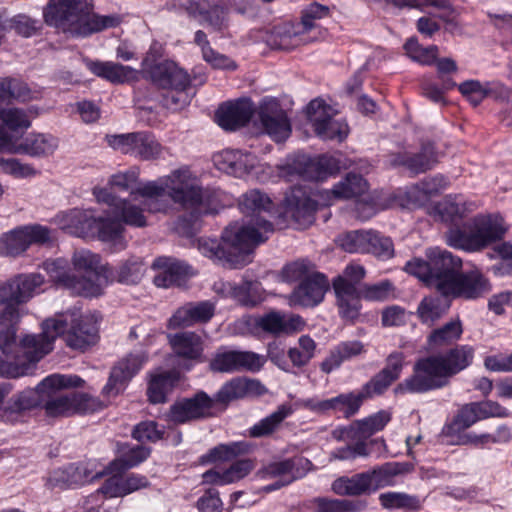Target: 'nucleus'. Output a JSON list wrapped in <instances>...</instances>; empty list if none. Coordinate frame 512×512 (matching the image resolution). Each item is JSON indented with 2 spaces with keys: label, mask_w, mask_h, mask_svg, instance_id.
<instances>
[{
  "label": "nucleus",
  "mask_w": 512,
  "mask_h": 512,
  "mask_svg": "<svg viewBox=\"0 0 512 512\" xmlns=\"http://www.w3.org/2000/svg\"><path fill=\"white\" fill-rule=\"evenodd\" d=\"M332 288L339 317L345 323L354 324L360 317L362 310L360 289H353L342 282L337 287Z\"/></svg>",
  "instance_id": "obj_42"
},
{
  "label": "nucleus",
  "mask_w": 512,
  "mask_h": 512,
  "mask_svg": "<svg viewBox=\"0 0 512 512\" xmlns=\"http://www.w3.org/2000/svg\"><path fill=\"white\" fill-rule=\"evenodd\" d=\"M253 449L254 445L245 440L220 443L201 455L199 463L201 465H208L232 461L240 456L249 454Z\"/></svg>",
  "instance_id": "obj_46"
},
{
  "label": "nucleus",
  "mask_w": 512,
  "mask_h": 512,
  "mask_svg": "<svg viewBox=\"0 0 512 512\" xmlns=\"http://www.w3.org/2000/svg\"><path fill=\"white\" fill-rule=\"evenodd\" d=\"M150 453L151 449L149 447L136 445L125 452L120 458L110 462L107 470L109 473L124 472L145 461L150 456Z\"/></svg>",
  "instance_id": "obj_52"
},
{
  "label": "nucleus",
  "mask_w": 512,
  "mask_h": 512,
  "mask_svg": "<svg viewBox=\"0 0 512 512\" xmlns=\"http://www.w3.org/2000/svg\"><path fill=\"white\" fill-rule=\"evenodd\" d=\"M109 474L107 467L94 472L92 464L88 462H75L66 466V488H76L93 482L96 479Z\"/></svg>",
  "instance_id": "obj_48"
},
{
  "label": "nucleus",
  "mask_w": 512,
  "mask_h": 512,
  "mask_svg": "<svg viewBox=\"0 0 512 512\" xmlns=\"http://www.w3.org/2000/svg\"><path fill=\"white\" fill-rule=\"evenodd\" d=\"M403 48L409 58L423 65L433 64L438 55V47L436 45L423 47L417 37L408 38Z\"/></svg>",
  "instance_id": "obj_62"
},
{
  "label": "nucleus",
  "mask_w": 512,
  "mask_h": 512,
  "mask_svg": "<svg viewBox=\"0 0 512 512\" xmlns=\"http://www.w3.org/2000/svg\"><path fill=\"white\" fill-rule=\"evenodd\" d=\"M311 462L304 457H291L265 465L260 473L263 479L289 480L291 483L304 477Z\"/></svg>",
  "instance_id": "obj_36"
},
{
  "label": "nucleus",
  "mask_w": 512,
  "mask_h": 512,
  "mask_svg": "<svg viewBox=\"0 0 512 512\" xmlns=\"http://www.w3.org/2000/svg\"><path fill=\"white\" fill-rule=\"evenodd\" d=\"M64 336V318L61 313L57 317L45 319L41 323L40 333L25 334L21 337L19 344H15L3 351L2 354L8 355L15 352L23 370H26L27 376L36 373L37 364L50 354L54 349L57 338Z\"/></svg>",
  "instance_id": "obj_5"
},
{
  "label": "nucleus",
  "mask_w": 512,
  "mask_h": 512,
  "mask_svg": "<svg viewBox=\"0 0 512 512\" xmlns=\"http://www.w3.org/2000/svg\"><path fill=\"white\" fill-rule=\"evenodd\" d=\"M40 273L17 274L0 283V348L5 352L15 344V334L22 316V305L43 291Z\"/></svg>",
  "instance_id": "obj_3"
},
{
  "label": "nucleus",
  "mask_w": 512,
  "mask_h": 512,
  "mask_svg": "<svg viewBox=\"0 0 512 512\" xmlns=\"http://www.w3.org/2000/svg\"><path fill=\"white\" fill-rule=\"evenodd\" d=\"M283 207L286 216L297 225L305 227L314 222L318 203L311 198L309 189L304 186H293L285 194Z\"/></svg>",
  "instance_id": "obj_23"
},
{
  "label": "nucleus",
  "mask_w": 512,
  "mask_h": 512,
  "mask_svg": "<svg viewBox=\"0 0 512 512\" xmlns=\"http://www.w3.org/2000/svg\"><path fill=\"white\" fill-rule=\"evenodd\" d=\"M463 334L462 323L459 319L451 320L431 331L427 343L430 348H442L457 342Z\"/></svg>",
  "instance_id": "obj_49"
},
{
  "label": "nucleus",
  "mask_w": 512,
  "mask_h": 512,
  "mask_svg": "<svg viewBox=\"0 0 512 512\" xmlns=\"http://www.w3.org/2000/svg\"><path fill=\"white\" fill-rule=\"evenodd\" d=\"M242 323L250 333L265 332L272 335L292 334L301 331L305 325L301 316L286 315L278 311H270L258 316H247L242 319Z\"/></svg>",
  "instance_id": "obj_17"
},
{
  "label": "nucleus",
  "mask_w": 512,
  "mask_h": 512,
  "mask_svg": "<svg viewBox=\"0 0 512 512\" xmlns=\"http://www.w3.org/2000/svg\"><path fill=\"white\" fill-rule=\"evenodd\" d=\"M256 163V156L248 151L226 149L214 156V164L219 171L237 178L248 176Z\"/></svg>",
  "instance_id": "obj_32"
},
{
  "label": "nucleus",
  "mask_w": 512,
  "mask_h": 512,
  "mask_svg": "<svg viewBox=\"0 0 512 512\" xmlns=\"http://www.w3.org/2000/svg\"><path fill=\"white\" fill-rule=\"evenodd\" d=\"M259 120L264 131L276 142L285 141L291 134V123L277 100L262 101Z\"/></svg>",
  "instance_id": "obj_27"
},
{
  "label": "nucleus",
  "mask_w": 512,
  "mask_h": 512,
  "mask_svg": "<svg viewBox=\"0 0 512 512\" xmlns=\"http://www.w3.org/2000/svg\"><path fill=\"white\" fill-rule=\"evenodd\" d=\"M139 177L137 169H130L125 172H119L111 176L108 186L104 188H95L94 196L99 203H105L108 206H118V202L124 198L117 195L120 192H131Z\"/></svg>",
  "instance_id": "obj_35"
},
{
  "label": "nucleus",
  "mask_w": 512,
  "mask_h": 512,
  "mask_svg": "<svg viewBox=\"0 0 512 512\" xmlns=\"http://www.w3.org/2000/svg\"><path fill=\"white\" fill-rule=\"evenodd\" d=\"M0 121V129H3L8 135L18 137V139L31 126L29 115L20 108H1Z\"/></svg>",
  "instance_id": "obj_47"
},
{
  "label": "nucleus",
  "mask_w": 512,
  "mask_h": 512,
  "mask_svg": "<svg viewBox=\"0 0 512 512\" xmlns=\"http://www.w3.org/2000/svg\"><path fill=\"white\" fill-rule=\"evenodd\" d=\"M317 344L309 335L298 339V346L288 350V357L293 367H303L314 357Z\"/></svg>",
  "instance_id": "obj_60"
},
{
  "label": "nucleus",
  "mask_w": 512,
  "mask_h": 512,
  "mask_svg": "<svg viewBox=\"0 0 512 512\" xmlns=\"http://www.w3.org/2000/svg\"><path fill=\"white\" fill-rule=\"evenodd\" d=\"M381 505L389 510L408 509L418 510L421 507V501L417 496L408 495L400 492H386L379 496Z\"/></svg>",
  "instance_id": "obj_64"
},
{
  "label": "nucleus",
  "mask_w": 512,
  "mask_h": 512,
  "mask_svg": "<svg viewBox=\"0 0 512 512\" xmlns=\"http://www.w3.org/2000/svg\"><path fill=\"white\" fill-rule=\"evenodd\" d=\"M115 473L104 481L97 493L108 498L124 497L149 486L148 479L143 475L132 473L122 476L120 472Z\"/></svg>",
  "instance_id": "obj_41"
},
{
  "label": "nucleus",
  "mask_w": 512,
  "mask_h": 512,
  "mask_svg": "<svg viewBox=\"0 0 512 512\" xmlns=\"http://www.w3.org/2000/svg\"><path fill=\"white\" fill-rule=\"evenodd\" d=\"M443 296L462 297L465 299H477L483 297L491 290L489 280L477 269L469 271L459 270Z\"/></svg>",
  "instance_id": "obj_25"
},
{
  "label": "nucleus",
  "mask_w": 512,
  "mask_h": 512,
  "mask_svg": "<svg viewBox=\"0 0 512 512\" xmlns=\"http://www.w3.org/2000/svg\"><path fill=\"white\" fill-rule=\"evenodd\" d=\"M238 206L243 214L251 216L249 221L231 223L222 232L221 239L202 237L198 240L202 255L228 268L250 263L255 247L264 243L274 231L272 222L260 216L274 208L267 193L251 189L239 198Z\"/></svg>",
  "instance_id": "obj_1"
},
{
  "label": "nucleus",
  "mask_w": 512,
  "mask_h": 512,
  "mask_svg": "<svg viewBox=\"0 0 512 512\" xmlns=\"http://www.w3.org/2000/svg\"><path fill=\"white\" fill-rule=\"evenodd\" d=\"M152 268L160 271L153 282L161 288L181 286L193 275L192 267L186 262L167 256L157 257Z\"/></svg>",
  "instance_id": "obj_29"
},
{
  "label": "nucleus",
  "mask_w": 512,
  "mask_h": 512,
  "mask_svg": "<svg viewBox=\"0 0 512 512\" xmlns=\"http://www.w3.org/2000/svg\"><path fill=\"white\" fill-rule=\"evenodd\" d=\"M215 304L210 300L188 302L179 307L169 319V328L190 327L209 322L215 314Z\"/></svg>",
  "instance_id": "obj_33"
},
{
  "label": "nucleus",
  "mask_w": 512,
  "mask_h": 512,
  "mask_svg": "<svg viewBox=\"0 0 512 512\" xmlns=\"http://www.w3.org/2000/svg\"><path fill=\"white\" fill-rule=\"evenodd\" d=\"M41 408L49 418L64 415V375L52 374L35 388H26L8 399L2 418L11 421L24 412Z\"/></svg>",
  "instance_id": "obj_4"
},
{
  "label": "nucleus",
  "mask_w": 512,
  "mask_h": 512,
  "mask_svg": "<svg viewBox=\"0 0 512 512\" xmlns=\"http://www.w3.org/2000/svg\"><path fill=\"white\" fill-rule=\"evenodd\" d=\"M102 316L98 311H88L73 318L66 330V346L85 352L99 341V327Z\"/></svg>",
  "instance_id": "obj_19"
},
{
  "label": "nucleus",
  "mask_w": 512,
  "mask_h": 512,
  "mask_svg": "<svg viewBox=\"0 0 512 512\" xmlns=\"http://www.w3.org/2000/svg\"><path fill=\"white\" fill-rule=\"evenodd\" d=\"M105 141L113 150L142 161L157 160L163 157L166 151V148L148 131L108 134Z\"/></svg>",
  "instance_id": "obj_12"
},
{
  "label": "nucleus",
  "mask_w": 512,
  "mask_h": 512,
  "mask_svg": "<svg viewBox=\"0 0 512 512\" xmlns=\"http://www.w3.org/2000/svg\"><path fill=\"white\" fill-rule=\"evenodd\" d=\"M283 169L288 176H297L305 181H323L340 171L341 161L330 154L313 157L296 154L287 159Z\"/></svg>",
  "instance_id": "obj_13"
},
{
  "label": "nucleus",
  "mask_w": 512,
  "mask_h": 512,
  "mask_svg": "<svg viewBox=\"0 0 512 512\" xmlns=\"http://www.w3.org/2000/svg\"><path fill=\"white\" fill-rule=\"evenodd\" d=\"M268 389L258 379L236 376L226 381L213 395L214 405L226 408L231 402L263 396Z\"/></svg>",
  "instance_id": "obj_22"
},
{
  "label": "nucleus",
  "mask_w": 512,
  "mask_h": 512,
  "mask_svg": "<svg viewBox=\"0 0 512 512\" xmlns=\"http://www.w3.org/2000/svg\"><path fill=\"white\" fill-rule=\"evenodd\" d=\"M174 355L182 360L180 366L190 371L196 364L204 362V341L193 331H182L168 335Z\"/></svg>",
  "instance_id": "obj_24"
},
{
  "label": "nucleus",
  "mask_w": 512,
  "mask_h": 512,
  "mask_svg": "<svg viewBox=\"0 0 512 512\" xmlns=\"http://www.w3.org/2000/svg\"><path fill=\"white\" fill-rule=\"evenodd\" d=\"M448 305L439 297H424L418 305L417 314L420 321L433 325L447 311Z\"/></svg>",
  "instance_id": "obj_57"
},
{
  "label": "nucleus",
  "mask_w": 512,
  "mask_h": 512,
  "mask_svg": "<svg viewBox=\"0 0 512 512\" xmlns=\"http://www.w3.org/2000/svg\"><path fill=\"white\" fill-rule=\"evenodd\" d=\"M426 257L430 260L431 288L443 295L447 290L446 285H450L457 272L461 270L462 260L439 247L429 248Z\"/></svg>",
  "instance_id": "obj_21"
},
{
  "label": "nucleus",
  "mask_w": 512,
  "mask_h": 512,
  "mask_svg": "<svg viewBox=\"0 0 512 512\" xmlns=\"http://www.w3.org/2000/svg\"><path fill=\"white\" fill-rule=\"evenodd\" d=\"M449 186V180L442 174L428 176L416 183L408 192L409 198L418 195L416 201L426 200L431 196L440 194Z\"/></svg>",
  "instance_id": "obj_51"
},
{
  "label": "nucleus",
  "mask_w": 512,
  "mask_h": 512,
  "mask_svg": "<svg viewBox=\"0 0 512 512\" xmlns=\"http://www.w3.org/2000/svg\"><path fill=\"white\" fill-rule=\"evenodd\" d=\"M108 272H96L92 274L69 275L66 273V290L86 298L98 297L103 293V287L107 283Z\"/></svg>",
  "instance_id": "obj_45"
},
{
  "label": "nucleus",
  "mask_w": 512,
  "mask_h": 512,
  "mask_svg": "<svg viewBox=\"0 0 512 512\" xmlns=\"http://www.w3.org/2000/svg\"><path fill=\"white\" fill-rule=\"evenodd\" d=\"M368 187V182L362 175L349 172L342 181L334 185L332 192L336 198L350 199L362 196Z\"/></svg>",
  "instance_id": "obj_50"
},
{
  "label": "nucleus",
  "mask_w": 512,
  "mask_h": 512,
  "mask_svg": "<svg viewBox=\"0 0 512 512\" xmlns=\"http://www.w3.org/2000/svg\"><path fill=\"white\" fill-rule=\"evenodd\" d=\"M309 40L310 37L302 32L296 21H285L275 25L265 39L271 49L279 50H291Z\"/></svg>",
  "instance_id": "obj_34"
},
{
  "label": "nucleus",
  "mask_w": 512,
  "mask_h": 512,
  "mask_svg": "<svg viewBox=\"0 0 512 512\" xmlns=\"http://www.w3.org/2000/svg\"><path fill=\"white\" fill-rule=\"evenodd\" d=\"M391 419L392 413L389 410H379L368 417L355 421L360 438H369L382 431Z\"/></svg>",
  "instance_id": "obj_58"
},
{
  "label": "nucleus",
  "mask_w": 512,
  "mask_h": 512,
  "mask_svg": "<svg viewBox=\"0 0 512 512\" xmlns=\"http://www.w3.org/2000/svg\"><path fill=\"white\" fill-rule=\"evenodd\" d=\"M473 203L466 202L461 195H446L434 206L435 215L444 223L448 230L445 233L446 243L449 245L450 233L454 229L465 231L470 220L469 214L473 211Z\"/></svg>",
  "instance_id": "obj_20"
},
{
  "label": "nucleus",
  "mask_w": 512,
  "mask_h": 512,
  "mask_svg": "<svg viewBox=\"0 0 512 512\" xmlns=\"http://www.w3.org/2000/svg\"><path fill=\"white\" fill-rule=\"evenodd\" d=\"M115 208V212L119 217L118 222L121 224H127L133 227H145L147 225V220L144 215L143 206L136 205L132 203L128 199H123L118 202V206H113Z\"/></svg>",
  "instance_id": "obj_56"
},
{
  "label": "nucleus",
  "mask_w": 512,
  "mask_h": 512,
  "mask_svg": "<svg viewBox=\"0 0 512 512\" xmlns=\"http://www.w3.org/2000/svg\"><path fill=\"white\" fill-rule=\"evenodd\" d=\"M366 351L364 343L360 340L341 341L329 350L319 368L323 373L330 374L338 370L344 362L354 360Z\"/></svg>",
  "instance_id": "obj_40"
},
{
  "label": "nucleus",
  "mask_w": 512,
  "mask_h": 512,
  "mask_svg": "<svg viewBox=\"0 0 512 512\" xmlns=\"http://www.w3.org/2000/svg\"><path fill=\"white\" fill-rule=\"evenodd\" d=\"M27 249V242L21 226L0 236V256L17 257L26 252Z\"/></svg>",
  "instance_id": "obj_53"
},
{
  "label": "nucleus",
  "mask_w": 512,
  "mask_h": 512,
  "mask_svg": "<svg viewBox=\"0 0 512 512\" xmlns=\"http://www.w3.org/2000/svg\"><path fill=\"white\" fill-rule=\"evenodd\" d=\"M30 89L23 81L12 77H0V106L13 99L26 100Z\"/></svg>",
  "instance_id": "obj_59"
},
{
  "label": "nucleus",
  "mask_w": 512,
  "mask_h": 512,
  "mask_svg": "<svg viewBox=\"0 0 512 512\" xmlns=\"http://www.w3.org/2000/svg\"><path fill=\"white\" fill-rule=\"evenodd\" d=\"M123 225L115 219L96 216L91 210L66 213V233L84 239H98L123 248Z\"/></svg>",
  "instance_id": "obj_7"
},
{
  "label": "nucleus",
  "mask_w": 512,
  "mask_h": 512,
  "mask_svg": "<svg viewBox=\"0 0 512 512\" xmlns=\"http://www.w3.org/2000/svg\"><path fill=\"white\" fill-rule=\"evenodd\" d=\"M405 363V354L395 350L385 360V366L376 373L369 381L364 383L366 390L374 397L383 395L389 387L401 376Z\"/></svg>",
  "instance_id": "obj_31"
},
{
  "label": "nucleus",
  "mask_w": 512,
  "mask_h": 512,
  "mask_svg": "<svg viewBox=\"0 0 512 512\" xmlns=\"http://www.w3.org/2000/svg\"><path fill=\"white\" fill-rule=\"evenodd\" d=\"M436 162L437 154L431 142L423 143L417 153L402 152L393 158L394 165L404 166L413 174L424 173L432 169Z\"/></svg>",
  "instance_id": "obj_43"
},
{
  "label": "nucleus",
  "mask_w": 512,
  "mask_h": 512,
  "mask_svg": "<svg viewBox=\"0 0 512 512\" xmlns=\"http://www.w3.org/2000/svg\"><path fill=\"white\" fill-rule=\"evenodd\" d=\"M255 112L250 98H240L234 102L222 104L216 111L217 124L226 131H235L247 125Z\"/></svg>",
  "instance_id": "obj_30"
},
{
  "label": "nucleus",
  "mask_w": 512,
  "mask_h": 512,
  "mask_svg": "<svg viewBox=\"0 0 512 512\" xmlns=\"http://www.w3.org/2000/svg\"><path fill=\"white\" fill-rule=\"evenodd\" d=\"M93 8V0H66V34L85 38L121 24L120 15H99Z\"/></svg>",
  "instance_id": "obj_9"
},
{
  "label": "nucleus",
  "mask_w": 512,
  "mask_h": 512,
  "mask_svg": "<svg viewBox=\"0 0 512 512\" xmlns=\"http://www.w3.org/2000/svg\"><path fill=\"white\" fill-rule=\"evenodd\" d=\"M505 232L501 215L480 214L470 218L465 231L454 229L450 233L449 246L466 252H476L501 240Z\"/></svg>",
  "instance_id": "obj_6"
},
{
  "label": "nucleus",
  "mask_w": 512,
  "mask_h": 512,
  "mask_svg": "<svg viewBox=\"0 0 512 512\" xmlns=\"http://www.w3.org/2000/svg\"><path fill=\"white\" fill-rule=\"evenodd\" d=\"M330 7L316 1L303 7L300 21H296L304 34H308L318 27L317 21L330 17Z\"/></svg>",
  "instance_id": "obj_54"
},
{
  "label": "nucleus",
  "mask_w": 512,
  "mask_h": 512,
  "mask_svg": "<svg viewBox=\"0 0 512 512\" xmlns=\"http://www.w3.org/2000/svg\"><path fill=\"white\" fill-rule=\"evenodd\" d=\"M196 182L192 172L188 167H182L172 171L169 175L160 177L153 181H148L139 186L135 191H131V196L136 199L140 195L143 199L164 197L167 193L171 200L182 202L185 197V191Z\"/></svg>",
  "instance_id": "obj_14"
},
{
  "label": "nucleus",
  "mask_w": 512,
  "mask_h": 512,
  "mask_svg": "<svg viewBox=\"0 0 512 512\" xmlns=\"http://www.w3.org/2000/svg\"><path fill=\"white\" fill-rule=\"evenodd\" d=\"M147 359L145 352H138L129 353L117 361L112 366L108 380L102 388V395L111 398L122 393L143 368Z\"/></svg>",
  "instance_id": "obj_18"
},
{
  "label": "nucleus",
  "mask_w": 512,
  "mask_h": 512,
  "mask_svg": "<svg viewBox=\"0 0 512 512\" xmlns=\"http://www.w3.org/2000/svg\"><path fill=\"white\" fill-rule=\"evenodd\" d=\"M373 398L375 397L366 390V385L363 384L359 390L340 393L327 399L317 397L301 399L297 405L317 415L350 419L359 412L365 400Z\"/></svg>",
  "instance_id": "obj_10"
},
{
  "label": "nucleus",
  "mask_w": 512,
  "mask_h": 512,
  "mask_svg": "<svg viewBox=\"0 0 512 512\" xmlns=\"http://www.w3.org/2000/svg\"><path fill=\"white\" fill-rule=\"evenodd\" d=\"M214 408L212 397L199 390L192 396L176 399L164 413L163 419L174 425L189 424L212 417Z\"/></svg>",
  "instance_id": "obj_15"
},
{
  "label": "nucleus",
  "mask_w": 512,
  "mask_h": 512,
  "mask_svg": "<svg viewBox=\"0 0 512 512\" xmlns=\"http://www.w3.org/2000/svg\"><path fill=\"white\" fill-rule=\"evenodd\" d=\"M209 369L218 373L237 372V348L222 345L210 359Z\"/></svg>",
  "instance_id": "obj_55"
},
{
  "label": "nucleus",
  "mask_w": 512,
  "mask_h": 512,
  "mask_svg": "<svg viewBox=\"0 0 512 512\" xmlns=\"http://www.w3.org/2000/svg\"><path fill=\"white\" fill-rule=\"evenodd\" d=\"M86 66L95 76L114 85L132 83L139 78L138 71L133 67L113 61L88 60Z\"/></svg>",
  "instance_id": "obj_39"
},
{
  "label": "nucleus",
  "mask_w": 512,
  "mask_h": 512,
  "mask_svg": "<svg viewBox=\"0 0 512 512\" xmlns=\"http://www.w3.org/2000/svg\"><path fill=\"white\" fill-rule=\"evenodd\" d=\"M184 194L182 202H175L185 212L175 221L174 229L179 235L191 238L199 231L202 216L213 213L210 208L211 194L196 182Z\"/></svg>",
  "instance_id": "obj_11"
},
{
  "label": "nucleus",
  "mask_w": 512,
  "mask_h": 512,
  "mask_svg": "<svg viewBox=\"0 0 512 512\" xmlns=\"http://www.w3.org/2000/svg\"><path fill=\"white\" fill-rule=\"evenodd\" d=\"M180 374L172 370H156L148 373L146 395L151 404H164L179 385Z\"/></svg>",
  "instance_id": "obj_38"
},
{
  "label": "nucleus",
  "mask_w": 512,
  "mask_h": 512,
  "mask_svg": "<svg viewBox=\"0 0 512 512\" xmlns=\"http://www.w3.org/2000/svg\"><path fill=\"white\" fill-rule=\"evenodd\" d=\"M401 472L399 463H385L352 476H341L332 482L331 489L339 496L370 495L380 488L391 485L395 476Z\"/></svg>",
  "instance_id": "obj_8"
},
{
  "label": "nucleus",
  "mask_w": 512,
  "mask_h": 512,
  "mask_svg": "<svg viewBox=\"0 0 512 512\" xmlns=\"http://www.w3.org/2000/svg\"><path fill=\"white\" fill-rule=\"evenodd\" d=\"M295 412L289 403L279 405L275 411L261 418L245 430L244 435L249 438L259 439L272 436L279 431L282 423Z\"/></svg>",
  "instance_id": "obj_44"
},
{
  "label": "nucleus",
  "mask_w": 512,
  "mask_h": 512,
  "mask_svg": "<svg viewBox=\"0 0 512 512\" xmlns=\"http://www.w3.org/2000/svg\"><path fill=\"white\" fill-rule=\"evenodd\" d=\"M148 79L159 89L169 90L176 87H189L190 75L171 60L153 63L145 69Z\"/></svg>",
  "instance_id": "obj_26"
},
{
  "label": "nucleus",
  "mask_w": 512,
  "mask_h": 512,
  "mask_svg": "<svg viewBox=\"0 0 512 512\" xmlns=\"http://www.w3.org/2000/svg\"><path fill=\"white\" fill-rule=\"evenodd\" d=\"M305 112L316 135L322 140L342 142L348 136V124L345 121L334 119L335 110L324 100L319 98L311 100L306 106Z\"/></svg>",
  "instance_id": "obj_16"
},
{
  "label": "nucleus",
  "mask_w": 512,
  "mask_h": 512,
  "mask_svg": "<svg viewBox=\"0 0 512 512\" xmlns=\"http://www.w3.org/2000/svg\"><path fill=\"white\" fill-rule=\"evenodd\" d=\"M229 293L233 299L243 306H255L260 301L258 293L259 283L252 280H243L240 284H228Z\"/></svg>",
  "instance_id": "obj_61"
},
{
  "label": "nucleus",
  "mask_w": 512,
  "mask_h": 512,
  "mask_svg": "<svg viewBox=\"0 0 512 512\" xmlns=\"http://www.w3.org/2000/svg\"><path fill=\"white\" fill-rule=\"evenodd\" d=\"M328 287L329 281L325 274L312 273L294 288L289 303L291 306L315 307L323 301Z\"/></svg>",
  "instance_id": "obj_28"
},
{
  "label": "nucleus",
  "mask_w": 512,
  "mask_h": 512,
  "mask_svg": "<svg viewBox=\"0 0 512 512\" xmlns=\"http://www.w3.org/2000/svg\"><path fill=\"white\" fill-rule=\"evenodd\" d=\"M11 143L3 146V149H7L17 154H25L31 157H41L50 154L57 147L55 138L49 134H30L23 140L18 139L14 135H8Z\"/></svg>",
  "instance_id": "obj_37"
},
{
  "label": "nucleus",
  "mask_w": 512,
  "mask_h": 512,
  "mask_svg": "<svg viewBox=\"0 0 512 512\" xmlns=\"http://www.w3.org/2000/svg\"><path fill=\"white\" fill-rule=\"evenodd\" d=\"M73 265L77 272L82 274H92L96 272H108V268L101 264V258L89 250H78L74 253Z\"/></svg>",
  "instance_id": "obj_63"
},
{
  "label": "nucleus",
  "mask_w": 512,
  "mask_h": 512,
  "mask_svg": "<svg viewBox=\"0 0 512 512\" xmlns=\"http://www.w3.org/2000/svg\"><path fill=\"white\" fill-rule=\"evenodd\" d=\"M473 346L456 345L446 352L418 359L413 373L396 387V394H422L447 386L450 379L472 365Z\"/></svg>",
  "instance_id": "obj_2"
}]
</instances>
